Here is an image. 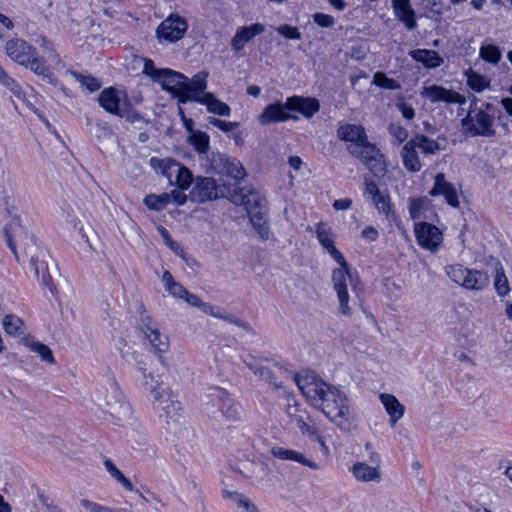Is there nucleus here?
<instances>
[{
	"instance_id": "obj_1",
	"label": "nucleus",
	"mask_w": 512,
	"mask_h": 512,
	"mask_svg": "<svg viewBox=\"0 0 512 512\" xmlns=\"http://www.w3.org/2000/svg\"><path fill=\"white\" fill-rule=\"evenodd\" d=\"M294 380L307 401L320 409L342 432L350 433L356 429V420L347 404V397L338 388L330 386L313 373L296 374Z\"/></svg>"
},
{
	"instance_id": "obj_2",
	"label": "nucleus",
	"mask_w": 512,
	"mask_h": 512,
	"mask_svg": "<svg viewBox=\"0 0 512 512\" xmlns=\"http://www.w3.org/2000/svg\"><path fill=\"white\" fill-rule=\"evenodd\" d=\"M231 201L236 205H244L250 223L262 240H268L271 232L268 226L265 199L254 190L236 188L231 193Z\"/></svg>"
},
{
	"instance_id": "obj_3",
	"label": "nucleus",
	"mask_w": 512,
	"mask_h": 512,
	"mask_svg": "<svg viewBox=\"0 0 512 512\" xmlns=\"http://www.w3.org/2000/svg\"><path fill=\"white\" fill-rule=\"evenodd\" d=\"M24 251L30 257L36 277H40L43 285L54 292L60 271L49 252L33 236L25 243Z\"/></svg>"
},
{
	"instance_id": "obj_4",
	"label": "nucleus",
	"mask_w": 512,
	"mask_h": 512,
	"mask_svg": "<svg viewBox=\"0 0 512 512\" xmlns=\"http://www.w3.org/2000/svg\"><path fill=\"white\" fill-rule=\"evenodd\" d=\"M6 53L11 60L31 70L35 74L53 82V75L49 72L45 60L39 56L37 50L22 39H12L5 44Z\"/></svg>"
},
{
	"instance_id": "obj_5",
	"label": "nucleus",
	"mask_w": 512,
	"mask_h": 512,
	"mask_svg": "<svg viewBox=\"0 0 512 512\" xmlns=\"http://www.w3.org/2000/svg\"><path fill=\"white\" fill-rule=\"evenodd\" d=\"M96 404L104 413L109 414L112 418L122 422L123 425H133V410L116 382H112L109 386L96 397Z\"/></svg>"
},
{
	"instance_id": "obj_6",
	"label": "nucleus",
	"mask_w": 512,
	"mask_h": 512,
	"mask_svg": "<svg viewBox=\"0 0 512 512\" xmlns=\"http://www.w3.org/2000/svg\"><path fill=\"white\" fill-rule=\"evenodd\" d=\"M331 257L340 265L332 272L333 287L337 293L339 311L342 315L351 317L353 310L349 305L348 285L354 286L350 267L342 253L334 246L327 250Z\"/></svg>"
},
{
	"instance_id": "obj_7",
	"label": "nucleus",
	"mask_w": 512,
	"mask_h": 512,
	"mask_svg": "<svg viewBox=\"0 0 512 512\" xmlns=\"http://www.w3.org/2000/svg\"><path fill=\"white\" fill-rule=\"evenodd\" d=\"M347 151L352 156L360 159L375 176H381L385 173L387 166L384 156L376 145L369 142L368 138L365 143L358 147L347 146Z\"/></svg>"
},
{
	"instance_id": "obj_8",
	"label": "nucleus",
	"mask_w": 512,
	"mask_h": 512,
	"mask_svg": "<svg viewBox=\"0 0 512 512\" xmlns=\"http://www.w3.org/2000/svg\"><path fill=\"white\" fill-rule=\"evenodd\" d=\"M462 126L472 136L492 137L495 135L493 129L494 119L484 110L470 109L467 116L462 119Z\"/></svg>"
},
{
	"instance_id": "obj_9",
	"label": "nucleus",
	"mask_w": 512,
	"mask_h": 512,
	"mask_svg": "<svg viewBox=\"0 0 512 512\" xmlns=\"http://www.w3.org/2000/svg\"><path fill=\"white\" fill-rule=\"evenodd\" d=\"M223 195V189L211 177H196L189 194L193 202L205 203L218 199Z\"/></svg>"
},
{
	"instance_id": "obj_10",
	"label": "nucleus",
	"mask_w": 512,
	"mask_h": 512,
	"mask_svg": "<svg viewBox=\"0 0 512 512\" xmlns=\"http://www.w3.org/2000/svg\"><path fill=\"white\" fill-rule=\"evenodd\" d=\"M188 25L184 18L177 14L168 16L156 30L159 42L173 43L180 40L187 31Z\"/></svg>"
},
{
	"instance_id": "obj_11",
	"label": "nucleus",
	"mask_w": 512,
	"mask_h": 512,
	"mask_svg": "<svg viewBox=\"0 0 512 512\" xmlns=\"http://www.w3.org/2000/svg\"><path fill=\"white\" fill-rule=\"evenodd\" d=\"M414 232L419 246L430 251H436L443 240L440 229L427 222L416 223Z\"/></svg>"
},
{
	"instance_id": "obj_12",
	"label": "nucleus",
	"mask_w": 512,
	"mask_h": 512,
	"mask_svg": "<svg viewBox=\"0 0 512 512\" xmlns=\"http://www.w3.org/2000/svg\"><path fill=\"white\" fill-rule=\"evenodd\" d=\"M208 73L201 71L195 74L191 79L185 76V88L180 94V103L197 102L201 96L206 93Z\"/></svg>"
},
{
	"instance_id": "obj_13",
	"label": "nucleus",
	"mask_w": 512,
	"mask_h": 512,
	"mask_svg": "<svg viewBox=\"0 0 512 512\" xmlns=\"http://www.w3.org/2000/svg\"><path fill=\"white\" fill-rule=\"evenodd\" d=\"M243 362L259 379L273 385L277 390L284 388L282 380H279L282 376L288 374L284 367L276 364V370H273L268 366L260 365L256 361L243 360Z\"/></svg>"
},
{
	"instance_id": "obj_14",
	"label": "nucleus",
	"mask_w": 512,
	"mask_h": 512,
	"mask_svg": "<svg viewBox=\"0 0 512 512\" xmlns=\"http://www.w3.org/2000/svg\"><path fill=\"white\" fill-rule=\"evenodd\" d=\"M141 325L146 338L157 353L168 350L169 340L166 335L160 333L158 324L147 314L141 315Z\"/></svg>"
},
{
	"instance_id": "obj_15",
	"label": "nucleus",
	"mask_w": 512,
	"mask_h": 512,
	"mask_svg": "<svg viewBox=\"0 0 512 512\" xmlns=\"http://www.w3.org/2000/svg\"><path fill=\"white\" fill-rule=\"evenodd\" d=\"M432 197L443 196L446 203L453 208H458L460 202L458 192L454 184L447 181L443 173H437L434 177V184L429 192Z\"/></svg>"
},
{
	"instance_id": "obj_16",
	"label": "nucleus",
	"mask_w": 512,
	"mask_h": 512,
	"mask_svg": "<svg viewBox=\"0 0 512 512\" xmlns=\"http://www.w3.org/2000/svg\"><path fill=\"white\" fill-rule=\"evenodd\" d=\"M420 95L431 103L463 104L465 102L464 97L459 93L436 84L423 87Z\"/></svg>"
},
{
	"instance_id": "obj_17",
	"label": "nucleus",
	"mask_w": 512,
	"mask_h": 512,
	"mask_svg": "<svg viewBox=\"0 0 512 512\" xmlns=\"http://www.w3.org/2000/svg\"><path fill=\"white\" fill-rule=\"evenodd\" d=\"M156 82L161 85L163 90L170 92L173 97L177 98L180 103V94L183 92V88H185V76L183 74L163 68Z\"/></svg>"
},
{
	"instance_id": "obj_18",
	"label": "nucleus",
	"mask_w": 512,
	"mask_h": 512,
	"mask_svg": "<svg viewBox=\"0 0 512 512\" xmlns=\"http://www.w3.org/2000/svg\"><path fill=\"white\" fill-rule=\"evenodd\" d=\"M337 137L339 140L351 143L350 146L358 147L365 143L367 137L366 131L362 125L340 123L337 128Z\"/></svg>"
},
{
	"instance_id": "obj_19",
	"label": "nucleus",
	"mask_w": 512,
	"mask_h": 512,
	"mask_svg": "<svg viewBox=\"0 0 512 512\" xmlns=\"http://www.w3.org/2000/svg\"><path fill=\"white\" fill-rule=\"evenodd\" d=\"M288 111L300 112L304 117L311 118L320 109V103L314 98H304L301 96L288 97L286 100Z\"/></svg>"
},
{
	"instance_id": "obj_20",
	"label": "nucleus",
	"mask_w": 512,
	"mask_h": 512,
	"mask_svg": "<svg viewBox=\"0 0 512 512\" xmlns=\"http://www.w3.org/2000/svg\"><path fill=\"white\" fill-rule=\"evenodd\" d=\"M263 32H265V26L261 23L240 27L231 39L232 50L235 52L241 51L246 43Z\"/></svg>"
},
{
	"instance_id": "obj_21",
	"label": "nucleus",
	"mask_w": 512,
	"mask_h": 512,
	"mask_svg": "<svg viewBox=\"0 0 512 512\" xmlns=\"http://www.w3.org/2000/svg\"><path fill=\"white\" fill-rule=\"evenodd\" d=\"M121 92L114 87L103 89L98 96V103L107 113L112 115H123L120 108Z\"/></svg>"
},
{
	"instance_id": "obj_22",
	"label": "nucleus",
	"mask_w": 512,
	"mask_h": 512,
	"mask_svg": "<svg viewBox=\"0 0 512 512\" xmlns=\"http://www.w3.org/2000/svg\"><path fill=\"white\" fill-rule=\"evenodd\" d=\"M392 7L396 18L403 22L409 31L417 28L416 13L410 4V0H392Z\"/></svg>"
},
{
	"instance_id": "obj_23",
	"label": "nucleus",
	"mask_w": 512,
	"mask_h": 512,
	"mask_svg": "<svg viewBox=\"0 0 512 512\" xmlns=\"http://www.w3.org/2000/svg\"><path fill=\"white\" fill-rule=\"evenodd\" d=\"M287 111L286 102L284 104L280 102L269 104L259 115L258 120L262 125L286 121L291 118Z\"/></svg>"
},
{
	"instance_id": "obj_24",
	"label": "nucleus",
	"mask_w": 512,
	"mask_h": 512,
	"mask_svg": "<svg viewBox=\"0 0 512 512\" xmlns=\"http://www.w3.org/2000/svg\"><path fill=\"white\" fill-rule=\"evenodd\" d=\"M271 454L281 460L298 462L304 466H307L313 470L320 469V466L315 461H312L305 457L304 454L284 447L275 446L271 449Z\"/></svg>"
},
{
	"instance_id": "obj_25",
	"label": "nucleus",
	"mask_w": 512,
	"mask_h": 512,
	"mask_svg": "<svg viewBox=\"0 0 512 512\" xmlns=\"http://www.w3.org/2000/svg\"><path fill=\"white\" fill-rule=\"evenodd\" d=\"M354 478L360 482H376L382 480L381 471L378 467L370 466L366 462H356L351 468Z\"/></svg>"
},
{
	"instance_id": "obj_26",
	"label": "nucleus",
	"mask_w": 512,
	"mask_h": 512,
	"mask_svg": "<svg viewBox=\"0 0 512 512\" xmlns=\"http://www.w3.org/2000/svg\"><path fill=\"white\" fill-rule=\"evenodd\" d=\"M216 396L221 401V410L228 421L236 422L241 419L242 407L229 397L226 391L216 389Z\"/></svg>"
},
{
	"instance_id": "obj_27",
	"label": "nucleus",
	"mask_w": 512,
	"mask_h": 512,
	"mask_svg": "<svg viewBox=\"0 0 512 512\" xmlns=\"http://www.w3.org/2000/svg\"><path fill=\"white\" fill-rule=\"evenodd\" d=\"M400 154L403 165L409 172L416 173L421 170L422 164L417 152V147L413 144L411 139L406 141Z\"/></svg>"
},
{
	"instance_id": "obj_28",
	"label": "nucleus",
	"mask_w": 512,
	"mask_h": 512,
	"mask_svg": "<svg viewBox=\"0 0 512 512\" xmlns=\"http://www.w3.org/2000/svg\"><path fill=\"white\" fill-rule=\"evenodd\" d=\"M380 400L390 417L389 422L391 427H394L396 422L404 415V406L392 394L382 393Z\"/></svg>"
},
{
	"instance_id": "obj_29",
	"label": "nucleus",
	"mask_w": 512,
	"mask_h": 512,
	"mask_svg": "<svg viewBox=\"0 0 512 512\" xmlns=\"http://www.w3.org/2000/svg\"><path fill=\"white\" fill-rule=\"evenodd\" d=\"M202 311L212 317L222 319L245 330H252L250 325L246 321L237 318L236 316H234L231 313H228L225 309L219 306H214L209 303H205V305H203Z\"/></svg>"
},
{
	"instance_id": "obj_30",
	"label": "nucleus",
	"mask_w": 512,
	"mask_h": 512,
	"mask_svg": "<svg viewBox=\"0 0 512 512\" xmlns=\"http://www.w3.org/2000/svg\"><path fill=\"white\" fill-rule=\"evenodd\" d=\"M199 103L205 105L207 111L221 117H229L231 108L228 104L222 102L213 93H204L199 99Z\"/></svg>"
},
{
	"instance_id": "obj_31",
	"label": "nucleus",
	"mask_w": 512,
	"mask_h": 512,
	"mask_svg": "<svg viewBox=\"0 0 512 512\" xmlns=\"http://www.w3.org/2000/svg\"><path fill=\"white\" fill-rule=\"evenodd\" d=\"M409 55L427 68H437L443 64V58L435 50L415 49L410 51Z\"/></svg>"
},
{
	"instance_id": "obj_32",
	"label": "nucleus",
	"mask_w": 512,
	"mask_h": 512,
	"mask_svg": "<svg viewBox=\"0 0 512 512\" xmlns=\"http://www.w3.org/2000/svg\"><path fill=\"white\" fill-rule=\"evenodd\" d=\"M489 283V277L487 273L468 269L465 275V282H462L461 286L470 290H482Z\"/></svg>"
},
{
	"instance_id": "obj_33",
	"label": "nucleus",
	"mask_w": 512,
	"mask_h": 512,
	"mask_svg": "<svg viewBox=\"0 0 512 512\" xmlns=\"http://www.w3.org/2000/svg\"><path fill=\"white\" fill-rule=\"evenodd\" d=\"M411 141L426 156L435 155L441 150V145L438 141L424 134H415Z\"/></svg>"
},
{
	"instance_id": "obj_34",
	"label": "nucleus",
	"mask_w": 512,
	"mask_h": 512,
	"mask_svg": "<svg viewBox=\"0 0 512 512\" xmlns=\"http://www.w3.org/2000/svg\"><path fill=\"white\" fill-rule=\"evenodd\" d=\"M490 262L494 265L496 272L494 276V288L499 296L504 297L510 292L508 279L498 259L491 257Z\"/></svg>"
},
{
	"instance_id": "obj_35",
	"label": "nucleus",
	"mask_w": 512,
	"mask_h": 512,
	"mask_svg": "<svg viewBox=\"0 0 512 512\" xmlns=\"http://www.w3.org/2000/svg\"><path fill=\"white\" fill-rule=\"evenodd\" d=\"M169 168L174 169L176 172L175 184L177 188L181 190H186L191 185L193 186V181L195 178H193L192 172L188 168L179 164L176 161H171Z\"/></svg>"
},
{
	"instance_id": "obj_36",
	"label": "nucleus",
	"mask_w": 512,
	"mask_h": 512,
	"mask_svg": "<svg viewBox=\"0 0 512 512\" xmlns=\"http://www.w3.org/2000/svg\"><path fill=\"white\" fill-rule=\"evenodd\" d=\"M220 161L227 175L234 179H243L246 176L245 169L240 161L227 155H222Z\"/></svg>"
},
{
	"instance_id": "obj_37",
	"label": "nucleus",
	"mask_w": 512,
	"mask_h": 512,
	"mask_svg": "<svg viewBox=\"0 0 512 512\" xmlns=\"http://www.w3.org/2000/svg\"><path fill=\"white\" fill-rule=\"evenodd\" d=\"M166 402L160 407L163 410V414L160 417L164 418L166 424L176 423L182 410L181 404L178 401L172 400L170 396H167Z\"/></svg>"
},
{
	"instance_id": "obj_38",
	"label": "nucleus",
	"mask_w": 512,
	"mask_h": 512,
	"mask_svg": "<svg viewBox=\"0 0 512 512\" xmlns=\"http://www.w3.org/2000/svg\"><path fill=\"white\" fill-rule=\"evenodd\" d=\"M4 331L13 337H20L24 334V322L16 315H5L2 321Z\"/></svg>"
},
{
	"instance_id": "obj_39",
	"label": "nucleus",
	"mask_w": 512,
	"mask_h": 512,
	"mask_svg": "<svg viewBox=\"0 0 512 512\" xmlns=\"http://www.w3.org/2000/svg\"><path fill=\"white\" fill-rule=\"evenodd\" d=\"M24 344H25V346L30 348L31 351L38 354L43 361H45L49 364L55 363V359H54L52 350L47 345H45L41 342L35 341L32 338H25Z\"/></svg>"
},
{
	"instance_id": "obj_40",
	"label": "nucleus",
	"mask_w": 512,
	"mask_h": 512,
	"mask_svg": "<svg viewBox=\"0 0 512 512\" xmlns=\"http://www.w3.org/2000/svg\"><path fill=\"white\" fill-rule=\"evenodd\" d=\"M103 464L109 475L114 478L123 488L128 491H134L132 482L116 467L111 459L105 458Z\"/></svg>"
},
{
	"instance_id": "obj_41",
	"label": "nucleus",
	"mask_w": 512,
	"mask_h": 512,
	"mask_svg": "<svg viewBox=\"0 0 512 512\" xmlns=\"http://www.w3.org/2000/svg\"><path fill=\"white\" fill-rule=\"evenodd\" d=\"M239 471L248 478L261 480L268 475L269 468L264 462L250 463L239 468Z\"/></svg>"
},
{
	"instance_id": "obj_42",
	"label": "nucleus",
	"mask_w": 512,
	"mask_h": 512,
	"mask_svg": "<svg viewBox=\"0 0 512 512\" xmlns=\"http://www.w3.org/2000/svg\"><path fill=\"white\" fill-rule=\"evenodd\" d=\"M479 56L490 64H498L502 58L501 50L493 44H483L479 50Z\"/></svg>"
},
{
	"instance_id": "obj_43",
	"label": "nucleus",
	"mask_w": 512,
	"mask_h": 512,
	"mask_svg": "<svg viewBox=\"0 0 512 512\" xmlns=\"http://www.w3.org/2000/svg\"><path fill=\"white\" fill-rule=\"evenodd\" d=\"M78 231L91 250L96 251L99 248L100 238L90 224H82Z\"/></svg>"
},
{
	"instance_id": "obj_44",
	"label": "nucleus",
	"mask_w": 512,
	"mask_h": 512,
	"mask_svg": "<svg viewBox=\"0 0 512 512\" xmlns=\"http://www.w3.org/2000/svg\"><path fill=\"white\" fill-rule=\"evenodd\" d=\"M69 73L76 81H78L83 87L90 92H94L101 87V82L91 75H83L73 70H68Z\"/></svg>"
},
{
	"instance_id": "obj_45",
	"label": "nucleus",
	"mask_w": 512,
	"mask_h": 512,
	"mask_svg": "<svg viewBox=\"0 0 512 512\" xmlns=\"http://www.w3.org/2000/svg\"><path fill=\"white\" fill-rule=\"evenodd\" d=\"M143 202L149 209L160 211L169 204V197L167 193L160 195L149 194L144 198Z\"/></svg>"
},
{
	"instance_id": "obj_46",
	"label": "nucleus",
	"mask_w": 512,
	"mask_h": 512,
	"mask_svg": "<svg viewBox=\"0 0 512 512\" xmlns=\"http://www.w3.org/2000/svg\"><path fill=\"white\" fill-rule=\"evenodd\" d=\"M372 84L387 90L401 89V84L392 78H388L384 72H376Z\"/></svg>"
},
{
	"instance_id": "obj_47",
	"label": "nucleus",
	"mask_w": 512,
	"mask_h": 512,
	"mask_svg": "<svg viewBox=\"0 0 512 512\" xmlns=\"http://www.w3.org/2000/svg\"><path fill=\"white\" fill-rule=\"evenodd\" d=\"M316 234L319 242L326 250L334 246V240L332 239L331 229L326 224H317Z\"/></svg>"
},
{
	"instance_id": "obj_48",
	"label": "nucleus",
	"mask_w": 512,
	"mask_h": 512,
	"mask_svg": "<svg viewBox=\"0 0 512 512\" xmlns=\"http://www.w3.org/2000/svg\"><path fill=\"white\" fill-rule=\"evenodd\" d=\"M3 231H4V235H5V238H6L9 248L11 249L13 254L17 257L16 245L13 241V235H17L19 232L22 233V227L18 223V219L15 222H12V223L6 225L3 229Z\"/></svg>"
},
{
	"instance_id": "obj_49",
	"label": "nucleus",
	"mask_w": 512,
	"mask_h": 512,
	"mask_svg": "<svg viewBox=\"0 0 512 512\" xmlns=\"http://www.w3.org/2000/svg\"><path fill=\"white\" fill-rule=\"evenodd\" d=\"M467 83L469 87L476 92L483 91L489 85L488 80L484 76L474 71L467 73Z\"/></svg>"
},
{
	"instance_id": "obj_50",
	"label": "nucleus",
	"mask_w": 512,
	"mask_h": 512,
	"mask_svg": "<svg viewBox=\"0 0 512 512\" xmlns=\"http://www.w3.org/2000/svg\"><path fill=\"white\" fill-rule=\"evenodd\" d=\"M388 132L393 138V143L400 145L404 143L408 138V131L405 127L397 123H391L388 126Z\"/></svg>"
},
{
	"instance_id": "obj_51",
	"label": "nucleus",
	"mask_w": 512,
	"mask_h": 512,
	"mask_svg": "<svg viewBox=\"0 0 512 512\" xmlns=\"http://www.w3.org/2000/svg\"><path fill=\"white\" fill-rule=\"evenodd\" d=\"M468 268L463 267L462 265H448L445 268V272L447 276L456 284L461 285L462 282H465V275Z\"/></svg>"
},
{
	"instance_id": "obj_52",
	"label": "nucleus",
	"mask_w": 512,
	"mask_h": 512,
	"mask_svg": "<svg viewBox=\"0 0 512 512\" xmlns=\"http://www.w3.org/2000/svg\"><path fill=\"white\" fill-rule=\"evenodd\" d=\"M191 143L199 153H205L209 149V137L205 133H194L191 136Z\"/></svg>"
},
{
	"instance_id": "obj_53",
	"label": "nucleus",
	"mask_w": 512,
	"mask_h": 512,
	"mask_svg": "<svg viewBox=\"0 0 512 512\" xmlns=\"http://www.w3.org/2000/svg\"><path fill=\"white\" fill-rule=\"evenodd\" d=\"M0 82L7 87L13 94L20 96L22 90L20 85L11 78L1 67H0Z\"/></svg>"
},
{
	"instance_id": "obj_54",
	"label": "nucleus",
	"mask_w": 512,
	"mask_h": 512,
	"mask_svg": "<svg viewBox=\"0 0 512 512\" xmlns=\"http://www.w3.org/2000/svg\"><path fill=\"white\" fill-rule=\"evenodd\" d=\"M231 497L234 502L238 504V507L243 510V512H258L255 505L244 495L234 492L231 494Z\"/></svg>"
},
{
	"instance_id": "obj_55",
	"label": "nucleus",
	"mask_w": 512,
	"mask_h": 512,
	"mask_svg": "<svg viewBox=\"0 0 512 512\" xmlns=\"http://www.w3.org/2000/svg\"><path fill=\"white\" fill-rule=\"evenodd\" d=\"M276 31L289 40H299L301 39V33L297 27L283 24L276 28Z\"/></svg>"
},
{
	"instance_id": "obj_56",
	"label": "nucleus",
	"mask_w": 512,
	"mask_h": 512,
	"mask_svg": "<svg viewBox=\"0 0 512 512\" xmlns=\"http://www.w3.org/2000/svg\"><path fill=\"white\" fill-rule=\"evenodd\" d=\"M372 200H373V203L375 204L377 210L380 213L389 215V213L391 212V204H390V198L388 195L380 193L379 195L374 197Z\"/></svg>"
},
{
	"instance_id": "obj_57",
	"label": "nucleus",
	"mask_w": 512,
	"mask_h": 512,
	"mask_svg": "<svg viewBox=\"0 0 512 512\" xmlns=\"http://www.w3.org/2000/svg\"><path fill=\"white\" fill-rule=\"evenodd\" d=\"M93 133L98 140H103L106 142H110L115 138V135L112 132V130L109 127L101 124L95 125V127L93 128Z\"/></svg>"
},
{
	"instance_id": "obj_58",
	"label": "nucleus",
	"mask_w": 512,
	"mask_h": 512,
	"mask_svg": "<svg viewBox=\"0 0 512 512\" xmlns=\"http://www.w3.org/2000/svg\"><path fill=\"white\" fill-rule=\"evenodd\" d=\"M296 425L298 429L301 431L303 436L313 437L317 434V429L314 425L307 423L302 416H297L295 418Z\"/></svg>"
},
{
	"instance_id": "obj_59",
	"label": "nucleus",
	"mask_w": 512,
	"mask_h": 512,
	"mask_svg": "<svg viewBox=\"0 0 512 512\" xmlns=\"http://www.w3.org/2000/svg\"><path fill=\"white\" fill-rule=\"evenodd\" d=\"M313 21L323 28H331L335 24V19L333 16L317 12L313 14Z\"/></svg>"
},
{
	"instance_id": "obj_60",
	"label": "nucleus",
	"mask_w": 512,
	"mask_h": 512,
	"mask_svg": "<svg viewBox=\"0 0 512 512\" xmlns=\"http://www.w3.org/2000/svg\"><path fill=\"white\" fill-rule=\"evenodd\" d=\"M81 506L89 512H117L115 509L102 506L87 499L81 500Z\"/></svg>"
},
{
	"instance_id": "obj_61",
	"label": "nucleus",
	"mask_w": 512,
	"mask_h": 512,
	"mask_svg": "<svg viewBox=\"0 0 512 512\" xmlns=\"http://www.w3.org/2000/svg\"><path fill=\"white\" fill-rule=\"evenodd\" d=\"M163 69L155 67L154 62L151 59H145L143 73L151 77L154 81L157 80Z\"/></svg>"
},
{
	"instance_id": "obj_62",
	"label": "nucleus",
	"mask_w": 512,
	"mask_h": 512,
	"mask_svg": "<svg viewBox=\"0 0 512 512\" xmlns=\"http://www.w3.org/2000/svg\"><path fill=\"white\" fill-rule=\"evenodd\" d=\"M158 231L164 241V243L170 248L172 249L173 251H175V253L178 254V250L182 251V249L180 248V246L172 240L169 232L167 229H165L164 227L162 226H159L158 227Z\"/></svg>"
},
{
	"instance_id": "obj_63",
	"label": "nucleus",
	"mask_w": 512,
	"mask_h": 512,
	"mask_svg": "<svg viewBox=\"0 0 512 512\" xmlns=\"http://www.w3.org/2000/svg\"><path fill=\"white\" fill-rule=\"evenodd\" d=\"M209 123L217 128H219L220 130H222L223 132H230L232 131L236 126H238V123L237 122H226V121H223V120H220V119H217V118H214V117H210L209 118Z\"/></svg>"
},
{
	"instance_id": "obj_64",
	"label": "nucleus",
	"mask_w": 512,
	"mask_h": 512,
	"mask_svg": "<svg viewBox=\"0 0 512 512\" xmlns=\"http://www.w3.org/2000/svg\"><path fill=\"white\" fill-rule=\"evenodd\" d=\"M151 395L154 399V402L158 404V408H160L163 404L167 403L166 402L167 396H170L160 386L153 388L151 390Z\"/></svg>"
}]
</instances>
